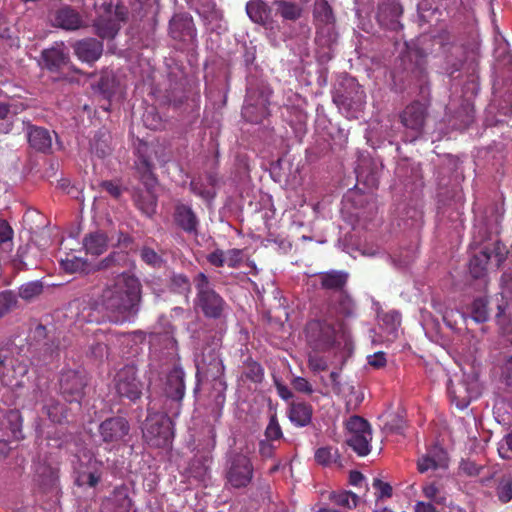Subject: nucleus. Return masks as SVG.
<instances>
[{"label": "nucleus", "mask_w": 512, "mask_h": 512, "mask_svg": "<svg viewBox=\"0 0 512 512\" xmlns=\"http://www.w3.org/2000/svg\"><path fill=\"white\" fill-rule=\"evenodd\" d=\"M497 495L501 502L507 503L512 499V479H503L497 488Z\"/></svg>", "instance_id": "79ce46f5"}, {"label": "nucleus", "mask_w": 512, "mask_h": 512, "mask_svg": "<svg viewBox=\"0 0 512 512\" xmlns=\"http://www.w3.org/2000/svg\"><path fill=\"white\" fill-rule=\"evenodd\" d=\"M170 34L174 39L192 41L196 32L193 21L188 15H175L170 21Z\"/></svg>", "instance_id": "6ab92c4d"}, {"label": "nucleus", "mask_w": 512, "mask_h": 512, "mask_svg": "<svg viewBox=\"0 0 512 512\" xmlns=\"http://www.w3.org/2000/svg\"><path fill=\"white\" fill-rule=\"evenodd\" d=\"M275 5L277 6V12L286 20H296L301 15L302 9L297 4L286 1H276Z\"/></svg>", "instance_id": "72a5a7b5"}, {"label": "nucleus", "mask_w": 512, "mask_h": 512, "mask_svg": "<svg viewBox=\"0 0 512 512\" xmlns=\"http://www.w3.org/2000/svg\"><path fill=\"white\" fill-rule=\"evenodd\" d=\"M109 501L115 506L114 512H129L132 506V501L128 495V488L125 486L115 488Z\"/></svg>", "instance_id": "c85d7f7f"}, {"label": "nucleus", "mask_w": 512, "mask_h": 512, "mask_svg": "<svg viewBox=\"0 0 512 512\" xmlns=\"http://www.w3.org/2000/svg\"><path fill=\"white\" fill-rule=\"evenodd\" d=\"M195 285L198 291L197 306L203 313L212 318L220 317L225 303L223 299L210 287L205 274L199 273L195 278Z\"/></svg>", "instance_id": "39448f33"}, {"label": "nucleus", "mask_w": 512, "mask_h": 512, "mask_svg": "<svg viewBox=\"0 0 512 512\" xmlns=\"http://www.w3.org/2000/svg\"><path fill=\"white\" fill-rule=\"evenodd\" d=\"M99 430L105 443L117 445L127 436L129 425L124 418L114 417L102 422Z\"/></svg>", "instance_id": "9b49d317"}, {"label": "nucleus", "mask_w": 512, "mask_h": 512, "mask_svg": "<svg viewBox=\"0 0 512 512\" xmlns=\"http://www.w3.org/2000/svg\"><path fill=\"white\" fill-rule=\"evenodd\" d=\"M308 365L313 372H321L327 369L326 360L318 355H310Z\"/></svg>", "instance_id": "09e8293b"}, {"label": "nucleus", "mask_w": 512, "mask_h": 512, "mask_svg": "<svg viewBox=\"0 0 512 512\" xmlns=\"http://www.w3.org/2000/svg\"><path fill=\"white\" fill-rule=\"evenodd\" d=\"M350 86L355 90L354 96H339L335 98L339 108L346 112L348 118H357L358 113L363 109L366 96L362 87L354 80L350 81Z\"/></svg>", "instance_id": "2eb2a0df"}, {"label": "nucleus", "mask_w": 512, "mask_h": 512, "mask_svg": "<svg viewBox=\"0 0 512 512\" xmlns=\"http://www.w3.org/2000/svg\"><path fill=\"white\" fill-rule=\"evenodd\" d=\"M293 387L302 393L310 394L313 392L311 384L303 377H295L292 381Z\"/></svg>", "instance_id": "5fc2aeb1"}, {"label": "nucleus", "mask_w": 512, "mask_h": 512, "mask_svg": "<svg viewBox=\"0 0 512 512\" xmlns=\"http://www.w3.org/2000/svg\"><path fill=\"white\" fill-rule=\"evenodd\" d=\"M275 384H276L277 393L282 399L288 400L292 397V392L290 391V389L287 386L281 384L278 381H275Z\"/></svg>", "instance_id": "69168bd1"}, {"label": "nucleus", "mask_w": 512, "mask_h": 512, "mask_svg": "<svg viewBox=\"0 0 512 512\" xmlns=\"http://www.w3.org/2000/svg\"><path fill=\"white\" fill-rule=\"evenodd\" d=\"M61 268L67 273H77L85 269L87 263L83 258L74 254H68L65 258L60 259Z\"/></svg>", "instance_id": "473e14b6"}, {"label": "nucleus", "mask_w": 512, "mask_h": 512, "mask_svg": "<svg viewBox=\"0 0 512 512\" xmlns=\"http://www.w3.org/2000/svg\"><path fill=\"white\" fill-rule=\"evenodd\" d=\"M139 302V280L132 275L121 274L103 290L97 305L115 321H124L136 313Z\"/></svg>", "instance_id": "f03ea898"}, {"label": "nucleus", "mask_w": 512, "mask_h": 512, "mask_svg": "<svg viewBox=\"0 0 512 512\" xmlns=\"http://www.w3.org/2000/svg\"><path fill=\"white\" fill-rule=\"evenodd\" d=\"M491 259V255L487 248L480 251L479 254L474 255L470 261L469 269L474 278H481L486 273V265Z\"/></svg>", "instance_id": "cd10ccee"}, {"label": "nucleus", "mask_w": 512, "mask_h": 512, "mask_svg": "<svg viewBox=\"0 0 512 512\" xmlns=\"http://www.w3.org/2000/svg\"><path fill=\"white\" fill-rule=\"evenodd\" d=\"M253 467L250 459L242 454H236L231 458L227 472L228 482L236 488L247 486L252 480Z\"/></svg>", "instance_id": "1a4fd4ad"}, {"label": "nucleus", "mask_w": 512, "mask_h": 512, "mask_svg": "<svg viewBox=\"0 0 512 512\" xmlns=\"http://www.w3.org/2000/svg\"><path fill=\"white\" fill-rule=\"evenodd\" d=\"M288 416L295 426L304 427L311 422L312 409L306 403H292L288 411Z\"/></svg>", "instance_id": "5701e85b"}, {"label": "nucleus", "mask_w": 512, "mask_h": 512, "mask_svg": "<svg viewBox=\"0 0 512 512\" xmlns=\"http://www.w3.org/2000/svg\"><path fill=\"white\" fill-rule=\"evenodd\" d=\"M315 15L317 17L322 16L323 21L329 22L332 18L331 9L328 6L327 2L320 1L316 3L315 6Z\"/></svg>", "instance_id": "864d4df0"}, {"label": "nucleus", "mask_w": 512, "mask_h": 512, "mask_svg": "<svg viewBox=\"0 0 512 512\" xmlns=\"http://www.w3.org/2000/svg\"><path fill=\"white\" fill-rule=\"evenodd\" d=\"M165 413L151 412L143 426V436L146 442L155 447H168L174 437L171 417L180 414L181 400L185 394L184 372L175 367L167 375L165 388Z\"/></svg>", "instance_id": "f257e3e1"}, {"label": "nucleus", "mask_w": 512, "mask_h": 512, "mask_svg": "<svg viewBox=\"0 0 512 512\" xmlns=\"http://www.w3.org/2000/svg\"><path fill=\"white\" fill-rule=\"evenodd\" d=\"M208 261L210 264L216 266V267H222L225 265V259H224V251L223 250H215L214 252L210 253L208 256Z\"/></svg>", "instance_id": "bf43d9fd"}, {"label": "nucleus", "mask_w": 512, "mask_h": 512, "mask_svg": "<svg viewBox=\"0 0 512 512\" xmlns=\"http://www.w3.org/2000/svg\"><path fill=\"white\" fill-rule=\"evenodd\" d=\"M41 291V284L38 282H29L20 287L19 296L25 300H30L40 294Z\"/></svg>", "instance_id": "a19ab883"}, {"label": "nucleus", "mask_w": 512, "mask_h": 512, "mask_svg": "<svg viewBox=\"0 0 512 512\" xmlns=\"http://www.w3.org/2000/svg\"><path fill=\"white\" fill-rule=\"evenodd\" d=\"M125 13L121 7L114 8L110 3H104L98 11L95 20L97 34L104 39L113 38L119 31L120 22L124 20Z\"/></svg>", "instance_id": "423d86ee"}, {"label": "nucleus", "mask_w": 512, "mask_h": 512, "mask_svg": "<svg viewBox=\"0 0 512 512\" xmlns=\"http://www.w3.org/2000/svg\"><path fill=\"white\" fill-rule=\"evenodd\" d=\"M175 220L186 232L196 231L198 221L190 207L186 205L177 206Z\"/></svg>", "instance_id": "393cba45"}, {"label": "nucleus", "mask_w": 512, "mask_h": 512, "mask_svg": "<svg viewBox=\"0 0 512 512\" xmlns=\"http://www.w3.org/2000/svg\"><path fill=\"white\" fill-rule=\"evenodd\" d=\"M44 408L46 410L47 416L53 422L61 423L67 417L63 405L59 402L50 400V402L45 404Z\"/></svg>", "instance_id": "e433bc0d"}, {"label": "nucleus", "mask_w": 512, "mask_h": 512, "mask_svg": "<svg viewBox=\"0 0 512 512\" xmlns=\"http://www.w3.org/2000/svg\"><path fill=\"white\" fill-rule=\"evenodd\" d=\"M172 282L181 291L189 290V281L184 275H175L172 279Z\"/></svg>", "instance_id": "e2e57ef3"}, {"label": "nucleus", "mask_w": 512, "mask_h": 512, "mask_svg": "<svg viewBox=\"0 0 512 512\" xmlns=\"http://www.w3.org/2000/svg\"><path fill=\"white\" fill-rule=\"evenodd\" d=\"M52 23L55 27L73 31L82 27L83 20L77 10L65 5L55 11Z\"/></svg>", "instance_id": "dca6fc26"}, {"label": "nucleus", "mask_w": 512, "mask_h": 512, "mask_svg": "<svg viewBox=\"0 0 512 512\" xmlns=\"http://www.w3.org/2000/svg\"><path fill=\"white\" fill-rule=\"evenodd\" d=\"M425 115V106L419 102H415L405 108L401 115V120L406 128L411 129L417 134L424 125Z\"/></svg>", "instance_id": "aec40b11"}, {"label": "nucleus", "mask_w": 512, "mask_h": 512, "mask_svg": "<svg viewBox=\"0 0 512 512\" xmlns=\"http://www.w3.org/2000/svg\"><path fill=\"white\" fill-rule=\"evenodd\" d=\"M424 495L429 499H435L438 493V488L434 484H428L423 488Z\"/></svg>", "instance_id": "774afa93"}, {"label": "nucleus", "mask_w": 512, "mask_h": 512, "mask_svg": "<svg viewBox=\"0 0 512 512\" xmlns=\"http://www.w3.org/2000/svg\"><path fill=\"white\" fill-rule=\"evenodd\" d=\"M501 286L503 297L512 296V271L502 276Z\"/></svg>", "instance_id": "13d9d810"}, {"label": "nucleus", "mask_w": 512, "mask_h": 512, "mask_svg": "<svg viewBox=\"0 0 512 512\" xmlns=\"http://www.w3.org/2000/svg\"><path fill=\"white\" fill-rule=\"evenodd\" d=\"M13 230L10 225L0 219V245H5L9 249L12 247Z\"/></svg>", "instance_id": "37998d69"}, {"label": "nucleus", "mask_w": 512, "mask_h": 512, "mask_svg": "<svg viewBox=\"0 0 512 512\" xmlns=\"http://www.w3.org/2000/svg\"><path fill=\"white\" fill-rule=\"evenodd\" d=\"M448 467L447 453L439 446L430 448L417 461V469L420 473L445 470Z\"/></svg>", "instance_id": "4468645a"}, {"label": "nucleus", "mask_w": 512, "mask_h": 512, "mask_svg": "<svg viewBox=\"0 0 512 512\" xmlns=\"http://www.w3.org/2000/svg\"><path fill=\"white\" fill-rule=\"evenodd\" d=\"M338 458V452L331 447L319 448L315 453V459L319 464L330 465Z\"/></svg>", "instance_id": "58836bf2"}, {"label": "nucleus", "mask_w": 512, "mask_h": 512, "mask_svg": "<svg viewBox=\"0 0 512 512\" xmlns=\"http://www.w3.org/2000/svg\"><path fill=\"white\" fill-rule=\"evenodd\" d=\"M134 200L139 209L147 216H151L155 213L156 195L150 189L136 194Z\"/></svg>", "instance_id": "bb28decb"}, {"label": "nucleus", "mask_w": 512, "mask_h": 512, "mask_svg": "<svg viewBox=\"0 0 512 512\" xmlns=\"http://www.w3.org/2000/svg\"><path fill=\"white\" fill-rule=\"evenodd\" d=\"M255 95L254 90L248 89L242 116L247 121L257 123L268 115L269 94L262 92L258 99L255 98Z\"/></svg>", "instance_id": "9d476101"}, {"label": "nucleus", "mask_w": 512, "mask_h": 512, "mask_svg": "<svg viewBox=\"0 0 512 512\" xmlns=\"http://www.w3.org/2000/svg\"><path fill=\"white\" fill-rule=\"evenodd\" d=\"M373 487L377 490L378 497L380 498L390 497L392 494V487L379 479L374 480Z\"/></svg>", "instance_id": "6e6d98bb"}, {"label": "nucleus", "mask_w": 512, "mask_h": 512, "mask_svg": "<svg viewBox=\"0 0 512 512\" xmlns=\"http://www.w3.org/2000/svg\"><path fill=\"white\" fill-rule=\"evenodd\" d=\"M102 186L113 197L117 198V197H119L121 195V188H120V186L115 184V183H113V182H110V181L103 182Z\"/></svg>", "instance_id": "0e129e2a"}, {"label": "nucleus", "mask_w": 512, "mask_h": 512, "mask_svg": "<svg viewBox=\"0 0 512 512\" xmlns=\"http://www.w3.org/2000/svg\"><path fill=\"white\" fill-rule=\"evenodd\" d=\"M306 338L315 351H325L334 346L350 349V334L342 324L336 328L327 321H310L306 326Z\"/></svg>", "instance_id": "7ed1b4c3"}, {"label": "nucleus", "mask_w": 512, "mask_h": 512, "mask_svg": "<svg viewBox=\"0 0 512 512\" xmlns=\"http://www.w3.org/2000/svg\"><path fill=\"white\" fill-rule=\"evenodd\" d=\"M76 474L75 481L78 486L95 487L101 478V464L90 458L87 464L79 465Z\"/></svg>", "instance_id": "a211bd4d"}, {"label": "nucleus", "mask_w": 512, "mask_h": 512, "mask_svg": "<svg viewBox=\"0 0 512 512\" xmlns=\"http://www.w3.org/2000/svg\"><path fill=\"white\" fill-rule=\"evenodd\" d=\"M347 444L359 455L366 456L371 450L372 433L366 420L359 416L351 417L346 423Z\"/></svg>", "instance_id": "20e7f679"}, {"label": "nucleus", "mask_w": 512, "mask_h": 512, "mask_svg": "<svg viewBox=\"0 0 512 512\" xmlns=\"http://www.w3.org/2000/svg\"><path fill=\"white\" fill-rule=\"evenodd\" d=\"M457 318L465 321L466 317L464 314L459 311H454L452 309H447L443 314V320L451 329H455L457 326Z\"/></svg>", "instance_id": "49530a36"}, {"label": "nucleus", "mask_w": 512, "mask_h": 512, "mask_svg": "<svg viewBox=\"0 0 512 512\" xmlns=\"http://www.w3.org/2000/svg\"><path fill=\"white\" fill-rule=\"evenodd\" d=\"M274 449V445L269 441L262 440L259 443V452L265 458L271 457Z\"/></svg>", "instance_id": "680f3d73"}, {"label": "nucleus", "mask_w": 512, "mask_h": 512, "mask_svg": "<svg viewBox=\"0 0 512 512\" xmlns=\"http://www.w3.org/2000/svg\"><path fill=\"white\" fill-rule=\"evenodd\" d=\"M334 309L340 315L344 317H350L354 315L355 305L353 300L344 291H339L335 295Z\"/></svg>", "instance_id": "c756f323"}, {"label": "nucleus", "mask_w": 512, "mask_h": 512, "mask_svg": "<svg viewBox=\"0 0 512 512\" xmlns=\"http://www.w3.org/2000/svg\"><path fill=\"white\" fill-rule=\"evenodd\" d=\"M225 265L237 267L243 260V251L240 249H229L224 251Z\"/></svg>", "instance_id": "c03bdc74"}, {"label": "nucleus", "mask_w": 512, "mask_h": 512, "mask_svg": "<svg viewBox=\"0 0 512 512\" xmlns=\"http://www.w3.org/2000/svg\"><path fill=\"white\" fill-rule=\"evenodd\" d=\"M141 258L149 265L152 266H158L161 263V258L158 256V254L150 249V248H143L141 250Z\"/></svg>", "instance_id": "603ef678"}, {"label": "nucleus", "mask_w": 512, "mask_h": 512, "mask_svg": "<svg viewBox=\"0 0 512 512\" xmlns=\"http://www.w3.org/2000/svg\"><path fill=\"white\" fill-rule=\"evenodd\" d=\"M74 50L80 60L90 63L99 59L103 45L100 41L90 38L77 42Z\"/></svg>", "instance_id": "412c9836"}, {"label": "nucleus", "mask_w": 512, "mask_h": 512, "mask_svg": "<svg viewBox=\"0 0 512 512\" xmlns=\"http://www.w3.org/2000/svg\"><path fill=\"white\" fill-rule=\"evenodd\" d=\"M448 393L451 401L457 408L465 409L470 402L480 394L479 383L475 377L471 378L469 381H460L457 384L450 381Z\"/></svg>", "instance_id": "6e6552de"}, {"label": "nucleus", "mask_w": 512, "mask_h": 512, "mask_svg": "<svg viewBox=\"0 0 512 512\" xmlns=\"http://www.w3.org/2000/svg\"><path fill=\"white\" fill-rule=\"evenodd\" d=\"M357 178L358 181H363L368 187H376L378 183V178L375 173H372L371 175H366L365 171L360 168L357 170Z\"/></svg>", "instance_id": "4d7b16f0"}, {"label": "nucleus", "mask_w": 512, "mask_h": 512, "mask_svg": "<svg viewBox=\"0 0 512 512\" xmlns=\"http://www.w3.org/2000/svg\"><path fill=\"white\" fill-rule=\"evenodd\" d=\"M117 394L130 401H136L142 395L144 384L137 377L134 366H125L119 370L114 379Z\"/></svg>", "instance_id": "0eeeda50"}, {"label": "nucleus", "mask_w": 512, "mask_h": 512, "mask_svg": "<svg viewBox=\"0 0 512 512\" xmlns=\"http://www.w3.org/2000/svg\"><path fill=\"white\" fill-rule=\"evenodd\" d=\"M265 435L269 440H278L282 437L281 428L275 417L270 419V422L265 431Z\"/></svg>", "instance_id": "de8ad7c7"}, {"label": "nucleus", "mask_w": 512, "mask_h": 512, "mask_svg": "<svg viewBox=\"0 0 512 512\" xmlns=\"http://www.w3.org/2000/svg\"><path fill=\"white\" fill-rule=\"evenodd\" d=\"M249 18L261 25H268L272 21V10L262 0H251L246 5Z\"/></svg>", "instance_id": "4be33fe9"}, {"label": "nucleus", "mask_w": 512, "mask_h": 512, "mask_svg": "<svg viewBox=\"0 0 512 512\" xmlns=\"http://www.w3.org/2000/svg\"><path fill=\"white\" fill-rule=\"evenodd\" d=\"M471 317L475 322L481 323L488 319L487 302L483 298L475 299L471 308Z\"/></svg>", "instance_id": "4c0bfd02"}, {"label": "nucleus", "mask_w": 512, "mask_h": 512, "mask_svg": "<svg viewBox=\"0 0 512 512\" xmlns=\"http://www.w3.org/2000/svg\"><path fill=\"white\" fill-rule=\"evenodd\" d=\"M498 452L501 458L510 459L512 458V432L505 436L500 442Z\"/></svg>", "instance_id": "a18cd8bd"}, {"label": "nucleus", "mask_w": 512, "mask_h": 512, "mask_svg": "<svg viewBox=\"0 0 512 512\" xmlns=\"http://www.w3.org/2000/svg\"><path fill=\"white\" fill-rule=\"evenodd\" d=\"M17 304V295L13 291L0 293V317Z\"/></svg>", "instance_id": "ea45409f"}, {"label": "nucleus", "mask_w": 512, "mask_h": 512, "mask_svg": "<svg viewBox=\"0 0 512 512\" xmlns=\"http://www.w3.org/2000/svg\"><path fill=\"white\" fill-rule=\"evenodd\" d=\"M28 141L31 147L38 151H46L52 145V138L46 129L32 127L28 132Z\"/></svg>", "instance_id": "b1692460"}, {"label": "nucleus", "mask_w": 512, "mask_h": 512, "mask_svg": "<svg viewBox=\"0 0 512 512\" xmlns=\"http://www.w3.org/2000/svg\"><path fill=\"white\" fill-rule=\"evenodd\" d=\"M381 321L383 322L385 330L388 333L386 340L392 341L397 336V331L401 322L399 312L394 310L387 312L381 316Z\"/></svg>", "instance_id": "7c9ffc66"}, {"label": "nucleus", "mask_w": 512, "mask_h": 512, "mask_svg": "<svg viewBox=\"0 0 512 512\" xmlns=\"http://www.w3.org/2000/svg\"><path fill=\"white\" fill-rule=\"evenodd\" d=\"M149 147L146 143H140L137 152L139 154L138 161L136 162V167L139 172L143 174V176L151 173L152 166L149 160V157L146 155Z\"/></svg>", "instance_id": "c9c22d12"}, {"label": "nucleus", "mask_w": 512, "mask_h": 512, "mask_svg": "<svg viewBox=\"0 0 512 512\" xmlns=\"http://www.w3.org/2000/svg\"><path fill=\"white\" fill-rule=\"evenodd\" d=\"M330 499L337 505L347 507V508H354L357 506L358 503V496L355 493H352L350 491H341L338 493L333 492L330 495Z\"/></svg>", "instance_id": "f704fd0d"}, {"label": "nucleus", "mask_w": 512, "mask_h": 512, "mask_svg": "<svg viewBox=\"0 0 512 512\" xmlns=\"http://www.w3.org/2000/svg\"><path fill=\"white\" fill-rule=\"evenodd\" d=\"M84 386V378L75 371H67L61 375V393L65 400L70 403L81 400Z\"/></svg>", "instance_id": "f8f14e48"}, {"label": "nucleus", "mask_w": 512, "mask_h": 512, "mask_svg": "<svg viewBox=\"0 0 512 512\" xmlns=\"http://www.w3.org/2000/svg\"><path fill=\"white\" fill-rule=\"evenodd\" d=\"M150 113L144 115L143 121L145 125L151 129H159L161 127V120L159 118H154L150 120Z\"/></svg>", "instance_id": "338daca9"}, {"label": "nucleus", "mask_w": 512, "mask_h": 512, "mask_svg": "<svg viewBox=\"0 0 512 512\" xmlns=\"http://www.w3.org/2000/svg\"><path fill=\"white\" fill-rule=\"evenodd\" d=\"M489 254L491 255V258L495 259L496 266L498 267L505 261L507 250L505 245L497 242L494 244L492 253L489 252Z\"/></svg>", "instance_id": "8fccbe9b"}, {"label": "nucleus", "mask_w": 512, "mask_h": 512, "mask_svg": "<svg viewBox=\"0 0 512 512\" xmlns=\"http://www.w3.org/2000/svg\"><path fill=\"white\" fill-rule=\"evenodd\" d=\"M83 245L87 253L98 256L106 250L107 238L102 233H91L84 238Z\"/></svg>", "instance_id": "a878e982"}, {"label": "nucleus", "mask_w": 512, "mask_h": 512, "mask_svg": "<svg viewBox=\"0 0 512 512\" xmlns=\"http://www.w3.org/2000/svg\"><path fill=\"white\" fill-rule=\"evenodd\" d=\"M44 66L51 71H58L69 61V54L64 43H56L42 52Z\"/></svg>", "instance_id": "f3484780"}, {"label": "nucleus", "mask_w": 512, "mask_h": 512, "mask_svg": "<svg viewBox=\"0 0 512 512\" xmlns=\"http://www.w3.org/2000/svg\"><path fill=\"white\" fill-rule=\"evenodd\" d=\"M224 372V365L219 356L213 352L209 355L208 360L205 356L201 360H197V377L200 380H214L219 385H223L221 377Z\"/></svg>", "instance_id": "ddd939ff"}, {"label": "nucleus", "mask_w": 512, "mask_h": 512, "mask_svg": "<svg viewBox=\"0 0 512 512\" xmlns=\"http://www.w3.org/2000/svg\"><path fill=\"white\" fill-rule=\"evenodd\" d=\"M502 377L505 383L512 388V357L502 367Z\"/></svg>", "instance_id": "052dcab7"}, {"label": "nucleus", "mask_w": 512, "mask_h": 512, "mask_svg": "<svg viewBox=\"0 0 512 512\" xmlns=\"http://www.w3.org/2000/svg\"><path fill=\"white\" fill-rule=\"evenodd\" d=\"M347 281V274L339 271H331L321 275V283L327 289H339Z\"/></svg>", "instance_id": "2f4dec72"}, {"label": "nucleus", "mask_w": 512, "mask_h": 512, "mask_svg": "<svg viewBox=\"0 0 512 512\" xmlns=\"http://www.w3.org/2000/svg\"><path fill=\"white\" fill-rule=\"evenodd\" d=\"M367 362L371 367L380 369L387 363L386 355L384 352H375L367 357Z\"/></svg>", "instance_id": "3c124183"}]
</instances>
